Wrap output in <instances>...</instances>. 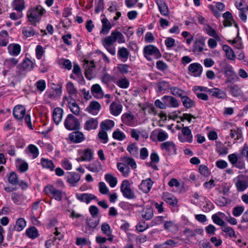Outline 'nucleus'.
<instances>
[{"label": "nucleus", "instance_id": "obj_63", "mask_svg": "<svg viewBox=\"0 0 248 248\" xmlns=\"http://www.w3.org/2000/svg\"><path fill=\"white\" fill-rule=\"evenodd\" d=\"M168 134L162 129H159L157 135V140L159 141H163L168 138Z\"/></svg>", "mask_w": 248, "mask_h": 248}, {"label": "nucleus", "instance_id": "obj_28", "mask_svg": "<svg viewBox=\"0 0 248 248\" xmlns=\"http://www.w3.org/2000/svg\"><path fill=\"white\" fill-rule=\"evenodd\" d=\"M86 168L93 172H98L102 170V165L99 161H95L89 164Z\"/></svg>", "mask_w": 248, "mask_h": 248}, {"label": "nucleus", "instance_id": "obj_51", "mask_svg": "<svg viewBox=\"0 0 248 248\" xmlns=\"http://www.w3.org/2000/svg\"><path fill=\"white\" fill-rule=\"evenodd\" d=\"M115 42L114 37L112 35V32L110 35L105 38L103 41L102 44L104 46L108 47V46H112L113 44Z\"/></svg>", "mask_w": 248, "mask_h": 248}, {"label": "nucleus", "instance_id": "obj_7", "mask_svg": "<svg viewBox=\"0 0 248 248\" xmlns=\"http://www.w3.org/2000/svg\"><path fill=\"white\" fill-rule=\"evenodd\" d=\"M181 134H178V139L182 142H187L191 143L193 136L191 131L188 126H184L181 129Z\"/></svg>", "mask_w": 248, "mask_h": 248}, {"label": "nucleus", "instance_id": "obj_60", "mask_svg": "<svg viewBox=\"0 0 248 248\" xmlns=\"http://www.w3.org/2000/svg\"><path fill=\"white\" fill-rule=\"evenodd\" d=\"M209 92L212 93L213 96L218 98H223L225 96L224 93L217 88L209 90Z\"/></svg>", "mask_w": 248, "mask_h": 248}, {"label": "nucleus", "instance_id": "obj_11", "mask_svg": "<svg viewBox=\"0 0 248 248\" xmlns=\"http://www.w3.org/2000/svg\"><path fill=\"white\" fill-rule=\"evenodd\" d=\"M26 113V108L21 105H16L13 110L14 117L17 120H21L24 117Z\"/></svg>", "mask_w": 248, "mask_h": 248}, {"label": "nucleus", "instance_id": "obj_30", "mask_svg": "<svg viewBox=\"0 0 248 248\" xmlns=\"http://www.w3.org/2000/svg\"><path fill=\"white\" fill-rule=\"evenodd\" d=\"M134 116L130 113H125L122 116V120L123 122L128 126H133L134 125L133 122Z\"/></svg>", "mask_w": 248, "mask_h": 248}, {"label": "nucleus", "instance_id": "obj_14", "mask_svg": "<svg viewBox=\"0 0 248 248\" xmlns=\"http://www.w3.org/2000/svg\"><path fill=\"white\" fill-rule=\"evenodd\" d=\"M183 232L187 240H190L195 237L197 234H202L203 230L202 228H198L192 230L188 228H186Z\"/></svg>", "mask_w": 248, "mask_h": 248}, {"label": "nucleus", "instance_id": "obj_32", "mask_svg": "<svg viewBox=\"0 0 248 248\" xmlns=\"http://www.w3.org/2000/svg\"><path fill=\"white\" fill-rule=\"evenodd\" d=\"M95 196L92 194L83 193L78 196V200L89 203L92 200L96 199Z\"/></svg>", "mask_w": 248, "mask_h": 248}, {"label": "nucleus", "instance_id": "obj_21", "mask_svg": "<svg viewBox=\"0 0 248 248\" xmlns=\"http://www.w3.org/2000/svg\"><path fill=\"white\" fill-rule=\"evenodd\" d=\"M143 218L146 220H150L154 216V210L150 206H146L141 213Z\"/></svg>", "mask_w": 248, "mask_h": 248}, {"label": "nucleus", "instance_id": "obj_33", "mask_svg": "<svg viewBox=\"0 0 248 248\" xmlns=\"http://www.w3.org/2000/svg\"><path fill=\"white\" fill-rule=\"evenodd\" d=\"M18 62V59L12 57L4 61V65L8 69L15 67Z\"/></svg>", "mask_w": 248, "mask_h": 248}, {"label": "nucleus", "instance_id": "obj_45", "mask_svg": "<svg viewBox=\"0 0 248 248\" xmlns=\"http://www.w3.org/2000/svg\"><path fill=\"white\" fill-rule=\"evenodd\" d=\"M204 30L209 36L214 37L217 40H220L219 37L217 34L216 31L212 29L209 25H205L204 27Z\"/></svg>", "mask_w": 248, "mask_h": 248}, {"label": "nucleus", "instance_id": "obj_19", "mask_svg": "<svg viewBox=\"0 0 248 248\" xmlns=\"http://www.w3.org/2000/svg\"><path fill=\"white\" fill-rule=\"evenodd\" d=\"M63 110L60 108H56L53 111V119L56 124H58L62 121Z\"/></svg>", "mask_w": 248, "mask_h": 248}, {"label": "nucleus", "instance_id": "obj_22", "mask_svg": "<svg viewBox=\"0 0 248 248\" xmlns=\"http://www.w3.org/2000/svg\"><path fill=\"white\" fill-rule=\"evenodd\" d=\"M91 92L93 96L97 98H101L103 96V92L100 85L93 84L91 87Z\"/></svg>", "mask_w": 248, "mask_h": 248}, {"label": "nucleus", "instance_id": "obj_12", "mask_svg": "<svg viewBox=\"0 0 248 248\" xmlns=\"http://www.w3.org/2000/svg\"><path fill=\"white\" fill-rule=\"evenodd\" d=\"M224 73L227 78L228 81H232L236 77L237 75L234 71L232 66L229 64H226L223 66Z\"/></svg>", "mask_w": 248, "mask_h": 248}, {"label": "nucleus", "instance_id": "obj_4", "mask_svg": "<svg viewBox=\"0 0 248 248\" xmlns=\"http://www.w3.org/2000/svg\"><path fill=\"white\" fill-rule=\"evenodd\" d=\"M83 67L85 69V75L86 78L91 80L94 76L95 65L93 61H84Z\"/></svg>", "mask_w": 248, "mask_h": 248}, {"label": "nucleus", "instance_id": "obj_62", "mask_svg": "<svg viewBox=\"0 0 248 248\" xmlns=\"http://www.w3.org/2000/svg\"><path fill=\"white\" fill-rule=\"evenodd\" d=\"M230 136L232 138H234L235 140H238L242 138V132L238 129L237 130L232 129L230 131Z\"/></svg>", "mask_w": 248, "mask_h": 248}, {"label": "nucleus", "instance_id": "obj_64", "mask_svg": "<svg viewBox=\"0 0 248 248\" xmlns=\"http://www.w3.org/2000/svg\"><path fill=\"white\" fill-rule=\"evenodd\" d=\"M101 81L104 84H108L113 80V78L107 73H104L101 77Z\"/></svg>", "mask_w": 248, "mask_h": 248}, {"label": "nucleus", "instance_id": "obj_1", "mask_svg": "<svg viewBox=\"0 0 248 248\" xmlns=\"http://www.w3.org/2000/svg\"><path fill=\"white\" fill-rule=\"evenodd\" d=\"M45 13V9L41 5L31 7L27 12L28 21L30 24L35 25L36 23L39 22Z\"/></svg>", "mask_w": 248, "mask_h": 248}, {"label": "nucleus", "instance_id": "obj_43", "mask_svg": "<svg viewBox=\"0 0 248 248\" xmlns=\"http://www.w3.org/2000/svg\"><path fill=\"white\" fill-rule=\"evenodd\" d=\"M114 125V122L112 120H107L103 121L100 124V128L102 130H109Z\"/></svg>", "mask_w": 248, "mask_h": 248}, {"label": "nucleus", "instance_id": "obj_50", "mask_svg": "<svg viewBox=\"0 0 248 248\" xmlns=\"http://www.w3.org/2000/svg\"><path fill=\"white\" fill-rule=\"evenodd\" d=\"M221 230L230 237L236 238L237 236L235 234V231L232 227L225 225L221 228Z\"/></svg>", "mask_w": 248, "mask_h": 248}, {"label": "nucleus", "instance_id": "obj_26", "mask_svg": "<svg viewBox=\"0 0 248 248\" xmlns=\"http://www.w3.org/2000/svg\"><path fill=\"white\" fill-rule=\"evenodd\" d=\"M101 230L103 233L108 236V240L111 241L113 239V236L111 234V230L109 224L107 223H104L101 225Z\"/></svg>", "mask_w": 248, "mask_h": 248}, {"label": "nucleus", "instance_id": "obj_16", "mask_svg": "<svg viewBox=\"0 0 248 248\" xmlns=\"http://www.w3.org/2000/svg\"><path fill=\"white\" fill-rule=\"evenodd\" d=\"M153 182L150 178L142 180L139 186V188L144 193H148L150 191L152 187Z\"/></svg>", "mask_w": 248, "mask_h": 248}, {"label": "nucleus", "instance_id": "obj_59", "mask_svg": "<svg viewBox=\"0 0 248 248\" xmlns=\"http://www.w3.org/2000/svg\"><path fill=\"white\" fill-rule=\"evenodd\" d=\"M127 150L132 155H137L138 154V148L135 143L129 145Z\"/></svg>", "mask_w": 248, "mask_h": 248}, {"label": "nucleus", "instance_id": "obj_34", "mask_svg": "<svg viewBox=\"0 0 248 248\" xmlns=\"http://www.w3.org/2000/svg\"><path fill=\"white\" fill-rule=\"evenodd\" d=\"M162 100L166 103H169L170 106L173 108H177L179 105V103L177 100L172 96L165 95L162 98Z\"/></svg>", "mask_w": 248, "mask_h": 248}, {"label": "nucleus", "instance_id": "obj_9", "mask_svg": "<svg viewBox=\"0 0 248 248\" xmlns=\"http://www.w3.org/2000/svg\"><path fill=\"white\" fill-rule=\"evenodd\" d=\"M162 150L165 151L169 155L176 154V147L174 143L172 141H167L160 145Z\"/></svg>", "mask_w": 248, "mask_h": 248}, {"label": "nucleus", "instance_id": "obj_56", "mask_svg": "<svg viewBox=\"0 0 248 248\" xmlns=\"http://www.w3.org/2000/svg\"><path fill=\"white\" fill-rule=\"evenodd\" d=\"M112 137L114 139L120 141L124 140L126 138L125 135L119 129L113 132Z\"/></svg>", "mask_w": 248, "mask_h": 248}, {"label": "nucleus", "instance_id": "obj_46", "mask_svg": "<svg viewBox=\"0 0 248 248\" xmlns=\"http://www.w3.org/2000/svg\"><path fill=\"white\" fill-rule=\"evenodd\" d=\"M204 43L201 40H196L193 44V51L194 52H201L203 50Z\"/></svg>", "mask_w": 248, "mask_h": 248}, {"label": "nucleus", "instance_id": "obj_5", "mask_svg": "<svg viewBox=\"0 0 248 248\" xmlns=\"http://www.w3.org/2000/svg\"><path fill=\"white\" fill-rule=\"evenodd\" d=\"M121 191L124 197L128 199H132L135 197L134 192L130 188V184L127 180H124L121 186Z\"/></svg>", "mask_w": 248, "mask_h": 248}, {"label": "nucleus", "instance_id": "obj_31", "mask_svg": "<svg viewBox=\"0 0 248 248\" xmlns=\"http://www.w3.org/2000/svg\"><path fill=\"white\" fill-rule=\"evenodd\" d=\"M129 53L127 48L124 47L119 48L118 51V56L122 59V61L125 62L128 59Z\"/></svg>", "mask_w": 248, "mask_h": 248}, {"label": "nucleus", "instance_id": "obj_44", "mask_svg": "<svg viewBox=\"0 0 248 248\" xmlns=\"http://www.w3.org/2000/svg\"><path fill=\"white\" fill-rule=\"evenodd\" d=\"M105 178L106 181L109 184L110 187H114L117 185V179L112 174L109 173L106 174Z\"/></svg>", "mask_w": 248, "mask_h": 248}, {"label": "nucleus", "instance_id": "obj_36", "mask_svg": "<svg viewBox=\"0 0 248 248\" xmlns=\"http://www.w3.org/2000/svg\"><path fill=\"white\" fill-rule=\"evenodd\" d=\"M222 48L225 52L226 56L227 59L231 60H233L235 59V55L234 51L229 46L224 45L223 46Z\"/></svg>", "mask_w": 248, "mask_h": 248}, {"label": "nucleus", "instance_id": "obj_41", "mask_svg": "<svg viewBox=\"0 0 248 248\" xmlns=\"http://www.w3.org/2000/svg\"><path fill=\"white\" fill-rule=\"evenodd\" d=\"M41 164L44 168L49 169L51 171L54 170L55 166L52 160L42 158L41 159Z\"/></svg>", "mask_w": 248, "mask_h": 248}, {"label": "nucleus", "instance_id": "obj_29", "mask_svg": "<svg viewBox=\"0 0 248 248\" xmlns=\"http://www.w3.org/2000/svg\"><path fill=\"white\" fill-rule=\"evenodd\" d=\"M13 9L18 12H21L25 9L24 0H14L13 2Z\"/></svg>", "mask_w": 248, "mask_h": 248}, {"label": "nucleus", "instance_id": "obj_52", "mask_svg": "<svg viewBox=\"0 0 248 248\" xmlns=\"http://www.w3.org/2000/svg\"><path fill=\"white\" fill-rule=\"evenodd\" d=\"M31 153L34 158H36L39 155V150L37 147L33 144H29L26 151Z\"/></svg>", "mask_w": 248, "mask_h": 248}, {"label": "nucleus", "instance_id": "obj_61", "mask_svg": "<svg viewBox=\"0 0 248 248\" xmlns=\"http://www.w3.org/2000/svg\"><path fill=\"white\" fill-rule=\"evenodd\" d=\"M121 73L126 74L129 72V66L125 64H119L116 68Z\"/></svg>", "mask_w": 248, "mask_h": 248}, {"label": "nucleus", "instance_id": "obj_58", "mask_svg": "<svg viewBox=\"0 0 248 248\" xmlns=\"http://www.w3.org/2000/svg\"><path fill=\"white\" fill-rule=\"evenodd\" d=\"M67 177L68 182L72 186H74L78 182L77 175L76 173L69 172Z\"/></svg>", "mask_w": 248, "mask_h": 248}, {"label": "nucleus", "instance_id": "obj_55", "mask_svg": "<svg viewBox=\"0 0 248 248\" xmlns=\"http://www.w3.org/2000/svg\"><path fill=\"white\" fill-rule=\"evenodd\" d=\"M35 85L37 88V91L40 93H42L46 88V83L44 79L39 80L35 83Z\"/></svg>", "mask_w": 248, "mask_h": 248}, {"label": "nucleus", "instance_id": "obj_47", "mask_svg": "<svg viewBox=\"0 0 248 248\" xmlns=\"http://www.w3.org/2000/svg\"><path fill=\"white\" fill-rule=\"evenodd\" d=\"M156 85L158 88L157 92L158 93H161L162 91L171 88L169 82L165 81H161L157 83Z\"/></svg>", "mask_w": 248, "mask_h": 248}, {"label": "nucleus", "instance_id": "obj_53", "mask_svg": "<svg viewBox=\"0 0 248 248\" xmlns=\"http://www.w3.org/2000/svg\"><path fill=\"white\" fill-rule=\"evenodd\" d=\"M171 93L176 96H179L181 97V98L183 97V96L186 94V92L181 90V89L177 87H173L170 88Z\"/></svg>", "mask_w": 248, "mask_h": 248}, {"label": "nucleus", "instance_id": "obj_3", "mask_svg": "<svg viewBox=\"0 0 248 248\" xmlns=\"http://www.w3.org/2000/svg\"><path fill=\"white\" fill-rule=\"evenodd\" d=\"M143 54L148 61L152 60L151 56H153L155 59H158L161 56L159 50L156 46L151 45L144 47Z\"/></svg>", "mask_w": 248, "mask_h": 248}, {"label": "nucleus", "instance_id": "obj_27", "mask_svg": "<svg viewBox=\"0 0 248 248\" xmlns=\"http://www.w3.org/2000/svg\"><path fill=\"white\" fill-rule=\"evenodd\" d=\"M98 120L97 119L91 118L87 120L85 124V129L87 130L95 129L98 126Z\"/></svg>", "mask_w": 248, "mask_h": 248}, {"label": "nucleus", "instance_id": "obj_8", "mask_svg": "<svg viewBox=\"0 0 248 248\" xmlns=\"http://www.w3.org/2000/svg\"><path fill=\"white\" fill-rule=\"evenodd\" d=\"M45 192L47 195H52L56 200L60 201L62 200V192L61 190L56 189L52 185H48L45 187Z\"/></svg>", "mask_w": 248, "mask_h": 248}, {"label": "nucleus", "instance_id": "obj_57", "mask_svg": "<svg viewBox=\"0 0 248 248\" xmlns=\"http://www.w3.org/2000/svg\"><path fill=\"white\" fill-rule=\"evenodd\" d=\"M216 151L220 155H225L228 153V148L221 143L217 145Z\"/></svg>", "mask_w": 248, "mask_h": 248}, {"label": "nucleus", "instance_id": "obj_35", "mask_svg": "<svg viewBox=\"0 0 248 248\" xmlns=\"http://www.w3.org/2000/svg\"><path fill=\"white\" fill-rule=\"evenodd\" d=\"M184 106L187 108H190L195 106L194 101L191 99L189 97L187 96L186 94L181 98Z\"/></svg>", "mask_w": 248, "mask_h": 248}, {"label": "nucleus", "instance_id": "obj_23", "mask_svg": "<svg viewBox=\"0 0 248 248\" xmlns=\"http://www.w3.org/2000/svg\"><path fill=\"white\" fill-rule=\"evenodd\" d=\"M100 108L101 106L100 104L97 101H93L90 103L89 106L87 108V109L90 113L93 115H96L100 109Z\"/></svg>", "mask_w": 248, "mask_h": 248}, {"label": "nucleus", "instance_id": "obj_10", "mask_svg": "<svg viewBox=\"0 0 248 248\" xmlns=\"http://www.w3.org/2000/svg\"><path fill=\"white\" fill-rule=\"evenodd\" d=\"M191 75L194 77H200L202 72V66L198 63L190 64L188 68Z\"/></svg>", "mask_w": 248, "mask_h": 248}, {"label": "nucleus", "instance_id": "obj_17", "mask_svg": "<svg viewBox=\"0 0 248 248\" xmlns=\"http://www.w3.org/2000/svg\"><path fill=\"white\" fill-rule=\"evenodd\" d=\"M81 156L78 157V161H90L93 159V155L92 150L89 148H87L80 153Z\"/></svg>", "mask_w": 248, "mask_h": 248}, {"label": "nucleus", "instance_id": "obj_54", "mask_svg": "<svg viewBox=\"0 0 248 248\" xmlns=\"http://www.w3.org/2000/svg\"><path fill=\"white\" fill-rule=\"evenodd\" d=\"M8 181L13 186L17 185L18 183V179L17 174L15 172H11L8 176Z\"/></svg>", "mask_w": 248, "mask_h": 248}, {"label": "nucleus", "instance_id": "obj_13", "mask_svg": "<svg viewBox=\"0 0 248 248\" xmlns=\"http://www.w3.org/2000/svg\"><path fill=\"white\" fill-rule=\"evenodd\" d=\"M234 181L237 190L238 191H244L248 187V181L241 178L240 177L236 178Z\"/></svg>", "mask_w": 248, "mask_h": 248}, {"label": "nucleus", "instance_id": "obj_48", "mask_svg": "<svg viewBox=\"0 0 248 248\" xmlns=\"http://www.w3.org/2000/svg\"><path fill=\"white\" fill-rule=\"evenodd\" d=\"M11 199L14 203L20 205L23 202L22 195L19 193H13L11 195Z\"/></svg>", "mask_w": 248, "mask_h": 248}, {"label": "nucleus", "instance_id": "obj_18", "mask_svg": "<svg viewBox=\"0 0 248 248\" xmlns=\"http://www.w3.org/2000/svg\"><path fill=\"white\" fill-rule=\"evenodd\" d=\"M102 23V28L100 31V33L103 35L107 34L112 28V26L109 20L104 17L101 19Z\"/></svg>", "mask_w": 248, "mask_h": 248}, {"label": "nucleus", "instance_id": "obj_38", "mask_svg": "<svg viewBox=\"0 0 248 248\" xmlns=\"http://www.w3.org/2000/svg\"><path fill=\"white\" fill-rule=\"evenodd\" d=\"M117 168L123 173L124 176L127 177L128 176L130 169L128 166L123 163H118L117 164Z\"/></svg>", "mask_w": 248, "mask_h": 248}, {"label": "nucleus", "instance_id": "obj_2", "mask_svg": "<svg viewBox=\"0 0 248 248\" xmlns=\"http://www.w3.org/2000/svg\"><path fill=\"white\" fill-rule=\"evenodd\" d=\"M67 91L70 98L68 102V107L70 111L75 115H78V104L74 97H76L77 90L74 84L71 82L66 84Z\"/></svg>", "mask_w": 248, "mask_h": 248}, {"label": "nucleus", "instance_id": "obj_15", "mask_svg": "<svg viewBox=\"0 0 248 248\" xmlns=\"http://www.w3.org/2000/svg\"><path fill=\"white\" fill-rule=\"evenodd\" d=\"M21 49L20 45L16 43L10 44L7 47L8 53L13 56H18L20 53Z\"/></svg>", "mask_w": 248, "mask_h": 248}, {"label": "nucleus", "instance_id": "obj_37", "mask_svg": "<svg viewBox=\"0 0 248 248\" xmlns=\"http://www.w3.org/2000/svg\"><path fill=\"white\" fill-rule=\"evenodd\" d=\"M219 215H224V213L218 212L212 215V219L215 224L223 227L225 226V222L220 217Z\"/></svg>", "mask_w": 248, "mask_h": 248}, {"label": "nucleus", "instance_id": "obj_20", "mask_svg": "<svg viewBox=\"0 0 248 248\" xmlns=\"http://www.w3.org/2000/svg\"><path fill=\"white\" fill-rule=\"evenodd\" d=\"M157 5L160 13L164 16L169 15V8L166 3L163 0H155Z\"/></svg>", "mask_w": 248, "mask_h": 248}, {"label": "nucleus", "instance_id": "obj_39", "mask_svg": "<svg viewBox=\"0 0 248 248\" xmlns=\"http://www.w3.org/2000/svg\"><path fill=\"white\" fill-rule=\"evenodd\" d=\"M26 234L27 236L31 239H34L39 235L38 231L35 227H31L27 229L26 231Z\"/></svg>", "mask_w": 248, "mask_h": 248}, {"label": "nucleus", "instance_id": "obj_40", "mask_svg": "<svg viewBox=\"0 0 248 248\" xmlns=\"http://www.w3.org/2000/svg\"><path fill=\"white\" fill-rule=\"evenodd\" d=\"M26 226V221L25 219L23 218H19L16 221L14 226V229L17 232H20L23 230Z\"/></svg>", "mask_w": 248, "mask_h": 248}, {"label": "nucleus", "instance_id": "obj_24", "mask_svg": "<svg viewBox=\"0 0 248 248\" xmlns=\"http://www.w3.org/2000/svg\"><path fill=\"white\" fill-rule=\"evenodd\" d=\"M163 199L169 204L173 206L176 205L177 203V199L169 193H164L163 194Z\"/></svg>", "mask_w": 248, "mask_h": 248}, {"label": "nucleus", "instance_id": "obj_25", "mask_svg": "<svg viewBox=\"0 0 248 248\" xmlns=\"http://www.w3.org/2000/svg\"><path fill=\"white\" fill-rule=\"evenodd\" d=\"M110 110L113 115L118 116L122 112V106L119 103L112 102L110 106Z\"/></svg>", "mask_w": 248, "mask_h": 248}, {"label": "nucleus", "instance_id": "obj_42", "mask_svg": "<svg viewBox=\"0 0 248 248\" xmlns=\"http://www.w3.org/2000/svg\"><path fill=\"white\" fill-rule=\"evenodd\" d=\"M22 67L24 70L31 71L34 67V63L29 58H26L22 62Z\"/></svg>", "mask_w": 248, "mask_h": 248}, {"label": "nucleus", "instance_id": "obj_6", "mask_svg": "<svg viewBox=\"0 0 248 248\" xmlns=\"http://www.w3.org/2000/svg\"><path fill=\"white\" fill-rule=\"evenodd\" d=\"M65 128L68 130H75L78 129V119L71 114H68L64 122Z\"/></svg>", "mask_w": 248, "mask_h": 248}, {"label": "nucleus", "instance_id": "obj_49", "mask_svg": "<svg viewBox=\"0 0 248 248\" xmlns=\"http://www.w3.org/2000/svg\"><path fill=\"white\" fill-rule=\"evenodd\" d=\"M112 35H113L115 42L117 41L119 44L124 43L125 42L124 36L120 31H115L112 32Z\"/></svg>", "mask_w": 248, "mask_h": 248}]
</instances>
